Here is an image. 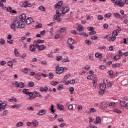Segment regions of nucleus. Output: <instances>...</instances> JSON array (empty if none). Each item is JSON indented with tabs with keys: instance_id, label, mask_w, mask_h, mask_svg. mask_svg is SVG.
Listing matches in <instances>:
<instances>
[{
	"instance_id": "nucleus-1",
	"label": "nucleus",
	"mask_w": 128,
	"mask_h": 128,
	"mask_svg": "<svg viewBox=\"0 0 128 128\" xmlns=\"http://www.w3.org/2000/svg\"><path fill=\"white\" fill-rule=\"evenodd\" d=\"M19 18L21 21L16 20L14 22L16 28H24V24H23L22 22H24L26 18V14H23L20 15L19 16Z\"/></svg>"
},
{
	"instance_id": "nucleus-2",
	"label": "nucleus",
	"mask_w": 128,
	"mask_h": 128,
	"mask_svg": "<svg viewBox=\"0 0 128 128\" xmlns=\"http://www.w3.org/2000/svg\"><path fill=\"white\" fill-rule=\"evenodd\" d=\"M117 34H116V31H114L112 33V36H110V38H107V40H108V42H114V40H116V36H117Z\"/></svg>"
},
{
	"instance_id": "nucleus-3",
	"label": "nucleus",
	"mask_w": 128,
	"mask_h": 128,
	"mask_svg": "<svg viewBox=\"0 0 128 128\" xmlns=\"http://www.w3.org/2000/svg\"><path fill=\"white\" fill-rule=\"evenodd\" d=\"M28 89H26V88H24L22 91V92H23V94H26V96H30V98L29 99L30 100H32V96H34V94H32V92H30L28 91Z\"/></svg>"
},
{
	"instance_id": "nucleus-4",
	"label": "nucleus",
	"mask_w": 128,
	"mask_h": 128,
	"mask_svg": "<svg viewBox=\"0 0 128 128\" xmlns=\"http://www.w3.org/2000/svg\"><path fill=\"white\" fill-rule=\"evenodd\" d=\"M6 106H8V102L6 101L2 102V101L0 100V112H2V110H4Z\"/></svg>"
},
{
	"instance_id": "nucleus-5",
	"label": "nucleus",
	"mask_w": 128,
	"mask_h": 128,
	"mask_svg": "<svg viewBox=\"0 0 128 128\" xmlns=\"http://www.w3.org/2000/svg\"><path fill=\"white\" fill-rule=\"evenodd\" d=\"M106 82H108V80L104 78L103 80V84H99V86L101 90H106Z\"/></svg>"
},
{
	"instance_id": "nucleus-6",
	"label": "nucleus",
	"mask_w": 128,
	"mask_h": 128,
	"mask_svg": "<svg viewBox=\"0 0 128 128\" xmlns=\"http://www.w3.org/2000/svg\"><path fill=\"white\" fill-rule=\"evenodd\" d=\"M56 72L58 74H61L64 72V68L62 67H59L58 66H56Z\"/></svg>"
},
{
	"instance_id": "nucleus-7",
	"label": "nucleus",
	"mask_w": 128,
	"mask_h": 128,
	"mask_svg": "<svg viewBox=\"0 0 128 128\" xmlns=\"http://www.w3.org/2000/svg\"><path fill=\"white\" fill-rule=\"evenodd\" d=\"M15 88H24V84L22 82H16L14 83Z\"/></svg>"
},
{
	"instance_id": "nucleus-8",
	"label": "nucleus",
	"mask_w": 128,
	"mask_h": 128,
	"mask_svg": "<svg viewBox=\"0 0 128 128\" xmlns=\"http://www.w3.org/2000/svg\"><path fill=\"white\" fill-rule=\"evenodd\" d=\"M34 6V4L29 3L27 0H26L23 2V8H32Z\"/></svg>"
},
{
	"instance_id": "nucleus-9",
	"label": "nucleus",
	"mask_w": 128,
	"mask_h": 128,
	"mask_svg": "<svg viewBox=\"0 0 128 128\" xmlns=\"http://www.w3.org/2000/svg\"><path fill=\"white\" fill-rule=\"evenodd\" d=\"M62 16V14L60 12V10H56V14L54 16V20H58V18Z\"/></svg>"
},
{
	"instance_id": "nucleus-10",
	"label": "nucleus",
	"mask_w": 128,
	"mask_h": 128,
	"mask_svg": "<svg viewBox=\"0 0 128 128\" xmlns=\"http://www.w3.org/2000/svg\"><path fill=\"white\" fill-rule=\"evenodd\" d=\"M114 18H120V20H122V18H124V16H120V14L118 12L114 13Z\"/></svg>"
},
{
	"instance_id": "nucleus-11",
	"label": "nucleus",
	"mask_w": 128,
	"mask_h": 128,
	"mask_svg": "<svg viewBox=\"0 0 128 128\" xmlns=\"http://www.w3.org/2000/svg\"><path fill=\"white\" fill-rule=\"evenodd\" d=\"M46 112V110H41L37 113V114L38 116H44Z\"/></svg>"
},
{
	"instance_id": "nucleus-12",
	"label": "nucleus",
	"mask_w": 128,
	"mask_h": 128,
	"mask_svg": "<svg viewBox=\"0 0 128 128\" xmlns=\"http://www.w3.org/2000/svg\"><path fill=\"white\" fill-rule=\"evenodd\" d=\"M34 22V21L32 20V18H28L26 20V24H30L31 22Z\"/></svg>"
},
{
	"instance_id": "nucleus-13",
	"label": "nucleus",
	"mask_w": 128,
	"mask_h": 128,
	"mask_svg": "<svg viewBox=\"0 0 128 128\" xmlns=\"http://www.w3.org/2000/svg\"><path fill=\"white\" fill-rule=\"evenodd\" d=\"M48 90V86H44V88L42 87L40 88V92H46Z\"/></svg>"
},
{
	"instance_id": "nucleus-14",
	"label": "nucleus",
	"mask_w": 128,
	"mask_h": 128,
	"mask_svg": "<svg viewBox=\"0 0 128 128\" xmlns=\"http://www.w3.org/2000/svg\"><path fill=\"white\" fill-rule=\"evenodd\" d=\"M115 6H124V2H122L120 0H118L117 3L115 4Z\"/></svg>"
},
{
	"instance_id": "nucleus-15",
	"label": "nucleus",
	"mask_w": 128,
	"mask_h": 128,
	"mask_svg": "<svg viewBox=\"0 0 128 128\" xmlns=\"http://www.w3.org/2000/svg\"><path fill=\"white\" fill-rule=\"evenodd\" d=\"M68 10H70V8L65 7L64 8H63V10H62V14H66Z\"/></svg>"
},
{
	"instance_id": "nucleus-16",
	"label": "nucleus",
	"mask_w": 128,
	"mask_h": 128,
	"mask_svg": "<svg viewBox=\"0 0 128 128\" xmlns=\"http://www.w3.org/2000/svg\"><path fill=\"white\" fill-rule=\"evenodd\" d=\"M57 108L60 110H64V106L62 104H58Z\"/></svg>"
},
{
	"instance_id": "nucleus-17",
	"label": "nucleus",
	"mask_w": 128,
	"mask_h": 128,
	"mask_svg": "<svg viewBox=\"0 0 128 128\" xmlns=\"http://www.w3.org/2000/svg\"><path fill=\"white\" fill-rule=\"evenodd\" d=\"M62 1H60L56 3L54 6L55 8H59L60 6L62 4Z\"/></svg>"
},
{
	"instance_id": "nucleus-18",
	"label": "nucleus",
	"mask_w": 128,
	"mask_h": 128,
	"mask_svg": "<svg viewBox=\"0 0 128 128\" xmlns=\"http://www.w3.org/2000/svg\"><path fill=\"white\" fill-rule=\"evenodd\" d=\"M30 50L32 52L36 50V48L34 47V46L33 44L30 45Z\"/></svg>"
},
{
	"instance_id": "nucleus-19",
	"label": "nucleus",
	"mask_w": 128,
	"mask_h": 128,
	"mask_svg": "<svg viewBox=\"0 0 128 128\" xmlns=\"http://www.w3.org/2000/svg\"><path fill=\"white\" fill-rule=\"evenodd\" d=\"M46 48V46H44V44L39 45V46H38V50H44Z\"/></svg>"
},
{
	"instance_id": "nucleus-20",
	"label": "nucleus",
	"mask_w": 128,
	"mask_h": 128,
	"mask_svg": "<svg viewBox=\"0 0 128 128\" xmlns=\"http://www.w3.org/2000/svg\"><path fill=\"white\" fill-rule=\"evenodd\" d=\"M100 106L103 109L106 108V106H108V104H106V102H102L101 103Z\"/></svg>"
},
{
	"instance_id": "nucleus-21",
	"label": "nucleus",
	"mask_w": 128,
	"mask_h": 128,
	"mask_svg": "<svg viewBox=\"0 0 128 128\" xmlns=\"http://www.w3.org/2000/svg\"><path fill=\"white\" fill-rule=\"evenodd\" d=\"M32 124L34 126H38V122L36 120H32Z\"/></svg>"
},
{
	"instance_id": "nucleus-22",
	"label": "nucleus",
	"mask_w": 128,
	"mask_h": 128,
	"mask_svg": "<svg viewBox=\"0 0 128 128\" xmlns=\"http://www.w3.org/2000/svg\"><path fill=\"white\" fill-rule=\"evenodd\" d=\"M108 74H109V76L111 78H113L114 71H112V70H110L109 71H108Z\"/></svg>"
},
{
	"instance_id": "nucleus-23",
	"label": "nucleus",
	"mask_w": 128,
	"mask_h": 128,
	"mask_svg": "<svg viewBox=\"0 0 128 128\" xmlns=\"http://www.w3.org/2000/svg\"><path fill=\"white\" fill-rule=\"evenodd\" d=\"M77 30L78 32H82L84 30V26L82 25H79L77 27Z\"/></svg>"
},
{
	"instance_id": "nucleus-24",
	"label": "nucleus",
	"mask_w": 128,
	"mask_h": 128,
	"mask_svg": "<svg viewBox=\"0 0 128 128\" xmlns=\"http://www.w3.org/2000/svg\"><path fill=\"white\" fill-rule=\"evenodd\" d=\"M68 44L69 46L74 44V40L72 38H69L68 40Z\"/></svg>"
},
{
	"instance_id": "nucleus-25",
	"label": "nucleus",
	"mask_w": 128,
	"mask_h": 128,
	"mask_svg": "<svg viewBox=\"0 0 128 128\" xmlns=\"http://www.w3.org/2000/svg\"><path fill=\"white\" fill-rule=\"evenodd\" d=\"M95 56L97 58L100 59V58H102V54H100L98 52H96V54H95Z\"/></svg>"
},
{
	"instance_id": "nucleus-26",
	"label": "nucleus",
	"mask_w": 128,
	"mask_h": 128,
	"mask_svg": "<svg viewBox=\"0 0 128 128\" xmlns=\"http://www.w3.org/2000/svg\"><path fill=\"white\" fill-rule=\"evenodd\" d=\"M104 16L105 18H110L112 16V13L110 12L106 13L104 14Z\"/></svg>"
},
{
	"instance_id": "nucleus-27",
	"label": "nucleus",
	"mask_w": 128,
	"mask_h": 128,
	"mask_svg": "<svg viewBox=\"0 0 128 128\" xmlns=\"http://www.w3.org/2000/svg\"><path fill=\"white\" fill-rule=\"evenodd\" d=\"M102 122V118L100 117H97L96 118V122H94V124H100Z\"/></svg>"
},
{
	"instance_id": "nucleus-28",
	"label": "nucleus",
	"mask_w": 128,
	"mask_h": 128,
	"mask_svg": "<svg viewBox=\"0 0 128 128\" xmlns=\"http://www.w3.org/2000/svg\"><path fill=\"white\" fill-rule=\"evenodd\" d=\"M22 106V104H14L12 106V108H18Z\"/></svg>"
},
{
	"instance_id": "nucleus-29",
	"label": "nucleus",
	"mask_w": 128,
	"mask_h": 128,
	"mask_svg": "<svg viewBox=\"0 0 128 128\" xmlns=\"http://www.w3.org/2000/svg\"><path fill=\"white\" fill-rule=\"evenodd\" d=\"M32 45L34 46L36 48H38L40 46L38 45V43L37 41H34Z\"/></svg>"
},
{
	"instance_id": "nucleus-30",
	"label": "nucleus",
	"mask_w": 128,
	"mask_h": 128,
	"mask_svg": "<svg viewBox=\"0 0 128 128\" xmlns=\"http://www.w3.org/2000/svg\"><path fill=\"white\" fill-rule=\"evenodd\" d=\"M120 66V64L116 63L115 64H112V68H118V66Z\"/></svg>"
},
{
	"instance_id": "nucleus-31",
	"label": "nucleus",
	"mask_w": 128,
	"mask_h": 128,
	"mask_svg": "<svg viewBox=\"0 0 128 128\" xmlns=\"http://www.w3.org/2000/svg\"><path fill=\"white\" fill-rule=\"evenodd\" d=\"M8 114V110H5L2 112L1 115L2 116H6Z\"/></svg>"
},
{
	"instance_id": "nucleus-32",
	"label": "nucleus",
	"mask_w": 128,
	"mask_h": 128,
	"mask_svg": "<svg viewBox=\"0 0 128 128\" xmlns=\"http://www.w3.org/2000/svg\"><path fill=\"white\" fill-rule=\"evenodd\" d=\"M15 56H20V53L18 52V50L17 48L14 49V51Z\"/></svg>"
},
{
	"instance_id": "nucleus-33",
	"label": "nucleus",
	"mask_w": 128,
	"mask_h": 128,
	"mask_svg": "<svg viewBox=\"0 0 128 128\" xmlns=\"http://www.w3.org/2000/svg\"><path fill=\"white\" fill-rule=\"evenodd\" d=\"M35 78L36 80H40L41 76L40 74H36L35 75Z\"/></svg>"
},
{
	"instance_id": "nucleus-34",
	"label": "nucleus",
	"mask_w": 128,
	"mask_h": 128,
	"mask_svg": "<svg viewBox=\"0 0 128 128\" xmlns=\"http://www.w3.org/2000/svg\"><path fill=\"white\" fill-rule=\"evenodd\" d=\"M10 28H12V30H14V29L16 28V23H15L14 22H13V23H12V24H11Z\"/></svg>"
},
{
	"instance_id": "nucleus-35",
	"label": "nucleus",
	"mask_w": 128,
	"mask_h": 128,
	"mask_svg": "<svg viewBox=\"0 0 128 128\" xmlns=\"http://www.w3.org/2000/svg\"><path fill=\"white\" fill-rule=\"evenodd\" d=\"M38 10H40L42 12H46V8L42 6H39Z\"/></svg>"
},
{
	"instance_id": "nucleus-36",
	"label": "nucleus",
	"mask_w": 128,
	"mask_h": 128,
	"mask_svg": "<svg viewBox=\"0 0 128 128\" xmlns=\"http://www.w3.org/2000/svg\"><path fill=\"white\" fill-rule=\"evenodd\" d=\"M22 126H24V123L22 122H18L16 124L17 127Z\"/></svg>"
},
{
	"instance_id": "nucleus-37",
	"label": "nucleus",
	"mask_w": 128,
	"mask_h": 128,
	"mask_svg": "<svg viewBox=\"0 0 128 128\" xmlns=\"http://www.w3.org/2000/svg\"><path fill=\"white\" fill-rule=\"evenodd\" d=\"M120 54H116L114 56V60H120Z\"/></svg>"
},
{
	"instance_id": "nucleus-38",
	"label": "nucleus",
	"mask_w": 128,
	"mask_h": 128,
	"mask_svg": "<svg viewBox=\"0 0 128 128\" xmlns=\"http://www.w3.org/2000/svg\"><path fill=\"white\" fill-rule=\"evenodd\" d=\"M98 20H104V16L100 14L98 15Z\"/></svg>"
},
{
	"instance_id": "nucleus-39",
	"label": "nucleus",
	"mask_w": 128,
	"mask_h": 128,
	"mask_svg": "<svg viewBox=\"0 0 128 128\" xmlns=\"http://www.w3.org/2000/svg\"><path fill=\"white\" fill-rule=\"evenodd\" d=\"M50 84L54 86H56L58 84V82L51 81Z\"/></svg>"
},
{
	"instance_id": "nucleus-40",
	"label": "nucleus",
	"mask_w": 128,
	"mask_h": 128,
	"mask_svg": "<svg viewBox=\"0 0 128 128\" xmlns=\"http://www.w3.org/2000/svg\"><path fill=\"white\" fill-rule=\"evenodd\" d=\"M126 104V102L120 100V105L122 108H124V106Z\"/></svg>"
},
{
	"instance_id": "nucleus-41",
	"label": "nucleus",
	"mask_w": 128,
	"mask_h": 128,
	"mask_svg": "<svg viewBox=\"0 0 128 128\" xmlns=\"http://www.w3.org/2000/svg\"><path fill=\"white\" fill-rule=\"evenodd\" d=\"M28 110H32V112H34V108L32 106H29L26 108Z\"/></svg>"
},
{
	"instance_id": "nucleus-42",
	"label": "nucleus",
	"mask_w": 128,
	"mask_h": 128,
	"mask_svg": "<svg viewBox=\"0 0 128 128\" xmlns=\"http://www.w3.org/2000/svg\"><path fill=\"white\" fill-rule=\"evenodd\" d=\"M62 62H70V60L68 58H65L62 60Z\"/></svg>"
},
{
	"instance_id": "nucleus-43",
	"label": "nucleus",
	"mask_w": 128,
	"mask_h": 128,
	"mask_svg": "<svg viewBox=\"0 0 128 128\" xmlns=\"http://www.w3.org/2000/svg\"><path fill=\"white\" fill-rule=\"evenodd\" d=\"M114 112L116 114H122V110H118V109H114Z\"/></svg>"
},
{
	"instance_id": "nucleus-44",
	"label": "nucleus",
	"mask_w": 128,
	"mask_h": 128,
	"mask_svg": "<svg viewBox=\"0 0 128 128\" xmlns=\"http://www.w3.org/2000/svg\"><path fill=\"white\" fill-rule=\"evenodd\" d=\"M96 34V32L94 30L92 31H90V32H89V34L90 36H94V34Z\"/></svg>"
},
{
	"instance_id": "nucleus-45",
	"label": "nucleus",
	"mask_w": 128,
	"mask_h": 128,
	"mask_svg": "<svg viewBox=\"0 0 128 128\" xmlns=\"http://www.w3.org/2000/svg\"><path fill=\"white\" fill-rule=\"evenodd\" d=\"M64 88V86L62 84H60L58 87L57 88V89L58 90H62Z\"/></svg>"
},
{
	"instance_id": "nucleus-46",
	"label": "nucleus",
	"mask_w": 128,
	"mask_h": 128,
	"mask_svg": "<svg viewBox=\"0 0 128 128\" xmlns=\"http://www.w3.org/2000/svg\"><path fill=\"white\" fill-rule=\"evenodd\" d=\"M7 64L8 66H10V67L12 66V61L10 60L7 63Z\"/></svg>"
},
{
	"instance_id": "nucleus-47",
	"label": "nucleus",
	"mask_w": 128,
	"mask_h": 128,
	"mask_svg": "<svg viewBox=\"0 0 128 128\" xmlns=\"http://www.w3.org/2000/svg\"><path fill=\"white\" fill-rule=\"evenodd\" d=\"M28 84L30 88H32L34 86V83L32 82H28Z\"/></svg>"
},
{
	"instance_id": "nucleus-48",
	"label": "nucleus",
	"mask_w": 128,
	"mask_h": 128,
	"mask_svg": "<svg viewBox=\"0 0 128 128\" xmlns=\"http://www.w3.org/2000/svg\"><path fill=\"white\" fill-rule=\"evenodd\" d=\"M66 32V27H62L60 29V32Z\"/></svg>"
},
{
	"instance_id": "nucleus-49",
	"label": "nucleus",
	"mask_w": 128,
	"mask_h": 128,
	"mask_svg": "<svg viewBox=\"0 0 128 128\" xmlns=\"http://www.w3.org/2000/svg\"><path fill=\"white\" fill-rule=\"evenodd\" d=\"M37 42L40 44H44V40H36Z\"/></svg>"
},
{
	"instance_id": "nucleus-50",
	"label": "nucleus",
	"mask_w": 128,
	"mask_h": 128,
	"mask_svg": "<svg viewBox=\"0 0 128 128\" xmlns=\"http://www.w3.org/2000/svg\"><path fill=\"white\" fill-rule=\"evenodd\" d=\"M70 78V74H66L64 76V81L66 82V80H68Z\"/></svg>"
},
{
	"instance_id": "nucleus-51",
	"label": "nucleus",
	"mask_w": 128,
	"mask_h": 128,
	"mask_svg": "<svg viewBox=\"0 0 128 128\" xmlns=\"http://www.w3.org/2000/svg\"><path fill=\"white\" fill-rule=\"evenodd\" d=\"M62 60V56H59L56 58V61L57 62H60V60Z\"/></svg>"
},
{
	"instance_id": "nucleus-52",
	"label": "nucleus",
	"mask_w": 128,
	"mask_h": 128,
	"mask_svg": "<svg viewBox=\"0 0 128 128\" xmlns=\"http://www.w3.org/2000/svg\"><path fill=\"white\" fill-rule=\"evenodd\" d=\"M50 110V112H52V114H54V112H56V110H54V105L51 106Z\"/></svg>"
},
{
	"instance_id": "nucleus-53",
	"label": "nucleus",
	"mask_w": 128,
	"mask_h": 128,
	"mask_svg": "<svg viewBox=\"0 0 128 128\" xmlns=\"http://www.w3.org/2000/svg\"><path fill=\"white\" fill-rule=\"evenodd\" d=\"M6 42V40L4 39H1L0 40V44H4V43Z\"/></svg>"
},
{
	"instance_id": "nucleus-54",
	"label": "nucleus",
	"mask_w": 128,
	"mask_h": 128,
	"mask_svg": "<svg viewBox=\"0 0 128 128\" xmlns=\"http://www.w3.org/2000/svg\"><path fill=\"white\" fill-rule=\"evenodd\" d=\"M6 10L8 12H11L12 10V8L10 6H9L7 8Z\"/></svg>"
},
{
	"instance_id": "nucleus-55",
	"label": "nucleus",
	"mask_w": 128,
	"mask_h": 128,
	"mask_svg": "<svg viewBox=\"0 0 128 128\" xmlns=\"http://www.w3.org/2000/svg\"><path fill=\"white\" fill-rule=\"evenodd\" d=\"M91 40H98V36H91Z\"/></svg>"
},
{
	"instance_id": "nucleus-56",
	"label": "nucleus",
	"mask_w": 128,
	"mask_h": 128,
	"mask_svg": "<svg viewBox=\"0 0 128 128\" xmlns=\"http://www.w3.org/2000/svg\"><path fill=\"white\" fill-rule=\"evenodd\" d=\"M87 80H94V76H88L87 77Z\"/></svg>"
},
{
	"instance_id": "nucleus-57",
	"label": "nucleus",
	"mask_w": 128,
	"mask_h": 128,
	"mask_svg": "<svg viewBox=\"0 0 128 128\" xmlns=\"http://www.w3.org/2000/svg\"><path fill=\"white\" fill-rule=\"evenodd\" d=\"M85 42L86 44H92V41H90V40H85Z\"/></svg>"
},
{
	"instance_id": "nucleus-58",
	"label": "nucleus",
	"mask_w": 128,
	"mask_h": 128,
	"mask_svg": "<svg viewBox=\"0 0 128 128\" xmlns=\"http://www.w3.org/2000/svg\"><path fill=\"white\" fill-rule=\"evenodd\" d=\"M120 30V28L118 27V29L114 30V32H116V35L118 34Z\"/></svg>"
},
{
	"instance_id": "nucleus-59",
	"label": "nucleus",
	"mask_w": 128,
	"mask_h": 128,
	"mask_svg": "<svg viewBox=\"0 0 128 128\" xmlns=\"http://www.w3.org/2000/svg\"><path fill=\"white\" fill-rule=\"evenodd\" d=\"M33 94L34 96H35L36 97L38 96V92L36 91H34L33 92Z\"/></svg>"
},
{
	"instance_id": "nucleus-60",
	"label": "nucleus",
	"mask_w": 128,
	"mask_h": 128,
	"mask_svg": "<svg viewBox=\"0 0 128 128\" xmlns=\"http://www.w3.org/2000/svg\"><path fill=\"white\" fill-rule=\"evenodd\" d=\"M53 78H54V74L52 73H50L49 78H50V80H52Z\"/></svg>"
},
{
	"instance_id": "nucleus-61",
	"label": "nucleus",
	"mask_w": 128,
	"mask_h": 128,
	"mask_svg": "<svg viewBox=\"0 0 128 128\" xmlns=\"http://www.w3.org/2000/svg\"><path fill=\"white\" fill-rule=\"evenodd\" d=\"M90 112H96V109L94 108H90Z\"/></svg>"
},
{
	"instance_id": "nucleus-62",
	"label": "nucleus",
	"mask_w": 128,
	"mask_h": 128,
	"mask_svg": "<svg viewBox=\"0 0 128 128\" xmlns=\"http://www.w3.org/2000/svg\"><path fill=\"white\" fill-rule=\"evenodd\" d=\"M23 72L24 74H28V68H24Z\"/></svg>"
},
{
	"instance_id": "nucleus-63",
	"label": "nucleus",
	"mask_w": 128,
	"mask_h": 128,
	"mask_svg": "<svg viewBox=\"0 0 128 128\" xmlns=\"http://www.w3.org/2000/svg\"><path fill=\"white\" fill-rule=\"evenodd\" d=\"M84 68H85V69L86 70H88L90 68V66H89L88 65H86L84 67Z\"/></svg>"
},
{
	"instance_id": "nucleus-64",
	"label": "nucleus",
	"mask_w": 128,
	"mask_h": 128,
	"mask_svg": "<svg viewBox=\"0 0 128 128\" xmlns=\"http://www.w3.org/2000/svg\"><path fill=\"white\" fill-rule=\"evenodd\" d=\"M124 108H126V110L128 109V102H127L126 104H125V105H124Z\"/></svg>"
}]
</instances>
